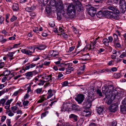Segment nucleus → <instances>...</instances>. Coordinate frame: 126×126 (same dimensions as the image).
Listing matches in <instances>:
<instances>
[{"label":"nucleus","instance_id":"f257e3e1","mask_svg":"<svg viewBox=\"0 0 126 126\" xmlns=\"http://www.w3.org/2000/svg\"><path fill=\"white\" fill-rule=\"evenodd\" d=\"M49 3L51 6H54L56 8V10L57 11V12L63 11V4L61 0H58L57 3L55 0H51Z\"/></svg>","mask_w":126,"mask_h":126},{"label":"nucleus","instance_id":"f03ea898","mask_svg":"<svg viewBox=\"0 0 126 126\" xmlns=\"http://www.w3.org/2000/svg\"><path fill=\"white\" fill-rule=\"evenodd\" d=\"M93 98L90 96L88 97L87 101L83 103V105L86 108L89 109L91 106L92 103L94 100Z\"/></svg>","mask_w":126,"mask_h":126},{"label":"nucleus","instance_id":"7ed1b4c3","mask_svg":"<svg viewBox=\"0 0 126 126\" xmlns=\"http://www.w3.org/2000/svg\"><path fill=\"white\" fill-rule=\"evenodd\" d=\"M68 12L72 16H74L76 12L75 6L73 4H70L68 6L67 9Z\"/></svg>","mask_w":126,"mask_h":126},{"label":"nucleus","instance_id":"20e7f679","mask_svg":"<svg viewBox=\"0 0 126 126\" xmlns=\"http://www.w3.org/2000/svg\"><path fill=\"white\" fill-rule=\"evenodd\" d=\"M84 95L82 94H78L75 97V100L79 104H81L84 99Z\"/></svg>","mask_w":126,"mask_h":126},{"label":"nucleus","instance_id":"39448f33","mask_svg":"<svg viewBox=\"0 0 126 126\" xmlns=\"http://www.w3.org/2000/svg\"><path fill=\"white\" fill-rule=\"evenodd\" d=\"M63 11L62 10L61 12H61V13L62 14L63 18H73L74 17V16H72V15H71L70 13L67 12V13H65L64 9V8H63Z\"/></svg>","mask_w":126,"mask_h":126},{"label":"nucleus","instance_id":"423d86ee","mask_svg":"<svg viewBox=\"0 0 126 126\" xmlns=\"http://www.w3.org/2000/svg\"><path fill=\"white\" fill-rule=\"evenodd\" d=\"M97 9L93 6H91L89 8L88 13L92 16L95 15Z\"/></svg>","mask_w":126,"mask_h":126},{"label":"nucleus","instance_id":"0eeeda50","mask_svg":"<svg viewBox=\"0 0 126 126\" xmlns=\"http://www.w3.org/2000/svg\"><path fill=\"white\" fill-rule=\"evenodd\" d=\"M118 107L117 103L112 104L109 107V110L111 112H115L118 110Z\"/></svg>","mask_w":126,"mask_h":126},{"label":"nucleus","instance_id":"6e6552de","mask_svg":"<svg viewBox=\"0 0 126 126\" xmlns=\"http://www.w3.org/2000/svg\"><path fill=\"white\" fill-rule=\"evenodd\" d=\"M102 91L103 93L105 95L106 97L107 98V96L110 94V90L107 86H103L102 88Z\"/></svg>","mask_w":126,"mask_h":126},{"label":"nucleus","instance_id":"1a4fd4ad","mask_svg":"<svg viewBox=\"0 0 126 126\" xmlns=\"http://www.w3.org/2000/svg\"><path fill=\"white\" fill-rule=\"evenodd\" d=\"M104 16H105L108 18H111L113 15V12L106 10L103 12Z\"/></svg>","mask_w":126,"mask_h":126},{"label":"nucleus","instance_id":"9d476101","mask_svg":"<svg viewBox=\"0 0 126 126\" xmlns=\"http://www.w3.org/2000/svg\"><path fill=\"white\" fill-rule=\"evenodd\" d=\"M108 8L109 10L113 11V13L119 14V11L115 7L110 5L108 7Z\"/></svg>","mask_w":126,"mask_h":126},{"label":"nucleus","instance_id":"9b49d317","mask_svg":"<svg viewBox=\"0 0 126 126\" xmlns=\"http://www.w3.org/2000/svg\"><path fill=\"white\" fill-rule=\"evenodd\" d=\"M33 51H31L29 50H26V49H23L21 50V52L24 53L26 54L30 55H31L33 53Z\"/></svg>","mask_w":126,"mask_h":126},{"label":"nucleus","instance_id":"f8f14e48","mask_svg":"<svg viewBox=\"0 0 126 126\" xmlns=\"http://www.w3.org/2000/svg\"><path fill=\"white\" fill-rule=\"evenodd\" d=\"M97 112L99 115L103 114L105 112L103 108L101 107H99L97 109Z\"/></svg>","mask_w":126,"mask_h":126},{"label":"nucleus","instance_id":"ddd939ff","mask_svg":"<svg viewBox=\"0 0 126 126\" xmlns=\"http://www.w3.org/2000/svg\"><path fill=\"white\" fill-rule=\"evenodd\" d=\"M28 65L26 66L25 68V70H29L30 68H31L35 67L36 64L33 63L30 64V63H29L27 64Z\"/></svg>","mask_w":126,"mask_h":126},{"label":"nucleus","instance_id":"4468645a","mask_svg":"<svg viewBox=\"0 0 126 126\" xmlns=\"http://www.w3.org/2000/svg\"><path fill=\"white\" fill-rule=\"evenodd\" d=\"M71 109L72 110L79 111V106L75 104H72L71 106Z\"/></svg>","mask_w":126,"mask_h":126},{"label":"nucleus","instance_id":"2eb2a0df","mask_svg":"<svg viewBox=\"0 0 126 126\" xmlns=\"http://www.w3.org/2000/svg\"><path fill=\"white\" fill-rule=\"evenodd\" d=\"M69 118L70 119L73 120L75 121H77L78 120V116L77 115L73 114H70L69 115Z\"/></svg>","mask_w":126,"mask_h":126},{"label":"nucleus","instance_id":"dca6fc26","mask_svg":"<svg viewBox=\"0 0 126 126\" xmlns=\"http://www.w3.org/2000/svg\"><path fill=\"white\" fill-rule=\"evenodd\" d=\"M36 72V71L35 70L32 71L28 72L25 74V75L28 78L30 77H32L33 75V73H35Z\"/></svg>","mask_w":126,"mask_h":126},{"label":"nucleus","instance_id":"f3484780","mask_svg":"<svg viewBox=\"0 0 126 126\" xmlns=\"http://www.w3.org/2000/svg\"><path fill=\"white\" fill-rule=\"evenodd\" d=\"M52 75H50L48 76H45L44 78L43 77V78L45 79L46 80H45V82H47L50 81V82L52 80Z\"/></svg>","mask_w":126,"mask_h":126},{"label":"nucleus","instance_id":"a211bd4d","mask_svg":"<svg viewBox=\"0 0 126 126\" xmlns=\"http://www.w3.org/2000/svg\"><path fill=\"white\" fill-rule=\"evenodd\" d=\"M35 8V7L33 5L31 7H27L25 8L26 11L28 12H30L33 11Z\"/></svg>","mask_w":126,"mask_h":126},{"label":"nucleus","instance_id":"6ab92c4d","mask_svg":"<svg viewBox=\"0 0 126 126\" xmlns=\"http://www.w3.org/2000/svg\"><path fill=\"white\" fill-rule=\"evenodd\" d=\"M121 111L123 113H126V106L123 104L121 106Z\"/></svg>","mask_w":126,"mask_h":126},{"label":"nucleus","instance_id":"aec40b11","mask_svg":"<svg viewBox=\"0 0 126 126\" xmlns=\"http://www.w3.org/2000/svg\"><path fill=\"white\" fill-rule=\"evenodd\" d=\"M49 0H39V2L41 5L44 6L48 2Z\"/></svg>","mask_w":126,"mask_h":126},{"label":"nucleus","instance_id":"412c9836","mask_svg":"<svg viewBox=\"0 0 126 126\" xmlns=\"http://www.w3.org/2000/svg\"><path fill=\"white\" fill-rule=\"evenodd\" d=\"M74 70L73 67H71L70 66H68V68L66 69V73L67 74H68L71 73L72 71Z\"/></svg>","mask_w":126,"mask_h":126},{"label":"nucleus","instance_id":"4be33fe9","mask_svg":"<svg viewBox=\"0 0 126 126\" xmlns=\"http://www.w3.org/2000/svg\"><path fill=\"white\" fill-rule=\"evenodd\" d=\"M53 93L51 89H49L48 91V95L47 97V99L51 97L53 95Z\"/></svg>","mask_w":126,"mask_h":126},{"label":"nucleus","instance_id":"5701e85b","mask_svg":"<svg viewBox=\"0 0 126 126\" xmlns=\"http://www.w3.org/2000/svg\"><path fill=\"white\" fill-rule=\"evenodd\" d=\"M12 8L14 11H17L18 9V5L16 3H14L13 5Z\"/></svg>","mask_w":126,"mask_h":126},{"label":"nucleus","instance_id":"b1692460","mask_svg":"<svg viewBox=\"0 0 126 126\" xmlns=\"http://www.w3.org/2000/svg\"><path fill=\"white\" fill-rule=\"evenodd\" d=\"M126 6H120V11L122 13H124L126 10Z\"/></svg>","mask_w":126,"mask_h":126},{"label":"nucleus","instance_id":"393cba45","mask_svg":"<svg viewBox=\"0 0 126 126\" xmlns=\"http://www.w3.org/2000/svg\"><path fill=\"white\" fill-rule=\"evenodd\" d=\"M113 36L114 38L113 43H115L116 42H118L119 40L118 37V36L116 34L114 33L113 34Z\"/></svg>","mask_w":126,"mask_h":126},{"label":"nucleus","instance_id":"a878e982","mask_svg":"<svg viewBox=\"0 0 126 126\" xmlns=\"http://www.w3.org/2000/svg\"><path fill=\"white\" fill-rule=\"evenodd\" d=\"M4 69H5V70L3 72V73L4 76H7L10 74L11 73L10 71L8 70L6 68H4Z\"/></svg>","mask_w":126,"mask_h":126},{"label":"nucleus","instance_id":"bb28decb","mask_svg":"<svg viewBox=\"0 0 126 126\" xmlns=\"http://www.w3.org/2000/svg\"><path fill=\"white\" fill-rule=\"evenodd\" d=\"M102 42L106 46H108L109 45V42H108V39L107 38H104L102 40Z\"/></svg>","mask_w":126,"mask_h":126},{"label":"nucleus","instance_id":"cd10ccee","mask_svg":"<svg viewBox=\"0 0 126 126\" xmlns=\"http://www.w3.org/2000/svg\"><path fill=\"white\" fill-rule=\"evenodd\" d=\"M46 12L47 13H49L51 11V8L50 6L49 5H47L46 7Z\"/></svg>","mask_w":126,"mask_h":126},{"label":"nucleus","instance_id":"c85d7f7f","mask_svg":"<svg viewBox=\"0 0 126 126\" xmlns=\"http://www.w3.org/2000/svg\"><path fill=\"white\" fill-rule=\"evenodd\" d=\"M74 4H73L75 6V7H76L79 5H80L81 3L80 1L78 0H74Z\"/></svg>","mask_w":126,"mask_h":126},{"label":"nucleus","instance_id":"c756f323","mask_svg":"<svg viewBox=\"0 0 126 126\" xmlns=\"http://www.w3.org/2000/svg\"><path fill=\"white\" fill-rule=\"evenodd\" d=\"M28 48L29 50H30V51H32L33 50V53L35 52V50L36 48V47L35 46H30L28 47Z\"/></svg>","mask_w":126,"mask_h":126},{"label":"nucleus","instance_id":"7c9ffc66","mask_svg":"<svg viewBox=\"0 0 126 126\" xmlns=\"http://www.w3.org/2000/svg\"><path fill=\"white\" fill-rule=\"evenodd\" d=\"M97 16L99 18H100L104 15L103 12L101 11H99L96 14Z\"/></svg>","mask_w":126,"mask_h":126},{"label":"nucleus","instance_id":"2f4dec72","mask_svg":"<svg viewBox=\"0 0 126 126\" xmlns=\"http://www.w3.org/2000/svg\"><path fill=\"white\" fill-rule=\"evenodd\" d=\"M72 65V63H66L65 62L63 63H61V67H63L67 66L68 67L71 66Z\"/></svg>","mask_w":126,"mask_h":126},{"label":"nucleus","instance_id":"473e14b6","mask_svg":"<svg viewBox=\"0 0 126 126\" xmlns=\"http://www.w3.org/2000/svg\"><path fill=\"white\" fill-rule=\"evenodd\" d=\"M126 3L125 0H120L119 1L120 6H126Z\"/></svg>","mask_w":126,"mask_h":126},{"label":"nucleus","instance_id":"72a5a7b5","mask_svg":"<svg viewBox=\"0 0 126 126\" xmlns=\"http://www.w3.org/2000/svg\"><path fill=\"white\" fill-rule=\"evenodd\" d=\"M121 75L119 73H115L114 74V77L116 79L119 78L121 77Z\"/></svg>","mask_w":126,"mask_h":126},{"label":"nucleus","instance_id":"f704fd0d","mask_svg":"<svg viewBox=\"0 0 126 126\" xmlns=\"http://www.w3.org/2000/svg\"><path fill=\"white\" fill-rule=\"evenodd\" d=\"M96 94L99 96L102 97L103 95L102 92L100 90L98 89L96 91Z\"/></svg>","mask_w":126,"mask_h":126},{"label":"nucleus","instance_id":"c9c22d12","mask_svg":"<svg viewBox=\"0 0 126 126\" xmlns=\"http://www.w3.org/2000/svg\"><path fill=\"white\" fill-rule=\"evenodd\" d=\"M45 48V46L43 45H39V47H36V48L40 50H44Z\"/></svg>","mask_w":126,"mask_h":126},{"label":"nucleus","instance_id":"e433bc0d","mask_svg":"<svg viewBox=\"0 0 126 126\" xmlns=\"http://www.w3.org/2000/svg\"><path fill=\"white\" fill-rule=\"evenodd\" d=\"M61 60H62L61 58H59V60L58 61L54 62V63L55 64H56L57 65V66L58 67H61Z\"/></svg>","mask_w":126,"mask_h":126},{"label":"nucleus","instance_id":"4c0bfd02","mask_svg":"<svg viewBox=\"0 0 126 126\" xmlns=\"http://www.w3.org/2000/svg\"><path fill=\"white\" fill-rule=\"evenodd\" d=\"M13 100V99H11L10 100H7L5 103L6 105H9L10 106V104Z\"/></svg>","mask_w":126,"mask_h":126},{"label":"nucleus","instance_id":"58836bf2","mask_svg":"<svg viewBox=\"0 0 126 126\" xmlns=\"http://www.w3.org/2000/svg\"><path fill=\"white\" fill-rule=\"evenodd\" d=\"M76 7V8L77 10L79 11H82L83 10L81 4H80V5H79Z\"/></svg>","mask_w":126,"mask_h":126},{"label":"nucleus","instance_id":"ea45409f","mask_svg":"<svg viewBox=\"0 0 126 126\" xmlns=\"http://www.w3.org/2000/svg\"><path fill=\"white\" fill-rule=\"evenodd\" d=\"M42 90V88H38L35 91V92L37 94H40Z\"/></svg>","mask_w":126,"mask_h":126},{"label":"nucleus","instance_id":"a19ab883","mask_svg":"<svg viewBox=\"0 0 126 126\" xmlns=\"http://www.w3.org/2000/svg\"><path fill=\"white\" fill-rule=\"evenodd\" d=\"M59 54V53L58 52L55 51L54 50H53V54L52 56L54 57H56V56H58V55Z\"/></svg>","mask_w":126,"mask_h":126},{"label":"nucleus","instance_id":"79ce46f5","mask_svg":"<svg viewBox=\"0 0 126 126\" xmlns=\"http://www.w3.org/2000/svg\"><path fill=\"white\" fill-rule=\"evenodd\" d=\"M8 91V89H4L3 90L0 91V96L2 94H4V93L7 92Z\"/></svg>","mask_w":126,"mask_h":126},{"label":"nucleus","instance_id":"37998d69","mask_svg":"<svg viewBox=\"0 0 126 126\" xmlns=\"http://www.w3.org/2000/svg\"><path fill=\"white\" fill-rule=\"evenodd\" d=\"M68 82L67 81H65L62 83L63 87L66 86L68 85Z\"/></svg>","mask_w":126,"mask_h":126},{"label":"nucleus","instance_id":"c03bdc74","mask_svg":"<svg viewBox=\"0 0 126 126\" xmlns=\"http://www.w3.org/2000/svg\"><path fill=\"white\" fill-rule=\"evenodd\" d=\"M17 107L16 106H13L11 108V109L12 111L14 113L15 112V111L17 110Z\"/></svg>","mask_w":126,"mask_h":126},{"label":"nucleus","instance_id":"a18cd8bd","mask_svg":"<svg viewBox=\"0 0 126 126\" xmlns=\"http://www.w3.org/2000/svg\"><path fill=\"white\" fill-rule=\"evenodd\" d=\"M6 101V99H5L4 98H2L0 99V102L3 106Z\"/></svg>","mask_w":126,"mask_h":126},{"label":"nucleus","instance_id":"49530a36","mask_svg":"<svg viewBox=\"0 0 126 126\" xmlns=\"http://www.w3.org/2000/svg\"><path fill=\"white\" fill-rule=\"evenodd\" d=\"M4 20V17L0 15V24H2Z\"/></svg>","mask_w":126,"mask_h":126},{"label":"nucleus","instance_id":"de8ad7c7","mask_svg":"<svg viewBox=\"0 0 126 126\" xmlns=\"http://www.w3.org/2000/svg\"><path fill=\"white\" fill-rule=\"evenodd\" d=\"M107 39H108V41L109 43H112L113 40V38L111 36L108 37Z\"/></svg>","mask_w":126,"mask_h":126},{"label":"nucleus","instance_id":"09e8293b","mask_svg":"<svg viewBox=\"0 0 126 126\" xmlns=\"http://www.w3.org/2000/svg\"><path fill=\"white\" fill-rule=\"evenodd\" d=\"M17 18L16 17L13 16L10 19V21L12 22H13L16 20Z\"/></svg>","mask_w":126,"mask_h":126},{"label":"nucleus","instance_id":"8fccbe9b","mask_svg":"<svg viewBox=\"0 0 126 126\" xmlns=\"http://www.w3.org/2000/svg\"><path fill=\"white\" fill-rule=\"evenodd\" d=\"M6 120V123L7 126H12V125L11 124V122L10 119H7Z\"/></svg>","mask_w":126,"mask_h":126},{"label":"nucleus","instance_id":"3c124183","mask_svg":"<svg viewBox=\"0 0 126 126\" xmlns=\"http://www.w3.org/2000/svg\"><path fill=\"white\" fill-rule=\"evenodd\" d=\"M15 52H9L7 54V55L8 57H12L13 56V54L15 53Z\"/></svg>","mask_w":126,"mask_h":126},{"label":"nucleus","instance_id":"603ef678","mask_svg":"<svg viewBox=\"0 0 126 126\" xmlns=\"http://www.w3.org/2000/svg\"><path fill=\"white\" fill-rule=\"evenodd\" d=\"M124 57H126V52H124L122 53V54L121 55L119 56L120 58H122Z\"/></svg>","mask_w":126,"mask_h":126},{"label":"nucleus","instance_id":"864d4df0","mask_svg":"<svg viewBox=\"0 0 126 126\" xmlns=\"http://www.w3.org/2000/svg\"><path fill=\"white\" fill-rule=\"evenodd\" d=\"M49 24L50 26L51 27H53L55 26L54 22L53 21L50 22Z\"/></svg>","mask_w":126,"mask_h":126},{"label":"nucleus","instance_id":"5fc2aeb1","mask_svg":"<svg viewBox=\"0 0 126 126\" xmlns=\"http://www.w3.org/2000/svg\"><path fill=\"white\" fill-rule=\"evenodd\" d=\"M107 88H109V90H110V92H111V91L113 90V87L112 85H109L108 86H107Z\"/></svg>","mask_w":126,"mask_h":126},{"label":"nucleus","instance_id":"6e6d98bb","mask_svg":"<svg viewBox=\"0 0 126 126\" xmlns=\"http://www.w3.org/2000/svg\"><path fill=\"white\" fill-rule=\"evenodd\" d=\"M29 101H24L23 102V104L24 106H27L29 103Z\"/></svg>","mask_w":126,"mask_h":126},{"label":"nucleus","instance_id":"4d7b16f0","mask_svg":"<svg viewBox=\"0 0 126 126\" xmlns=\"http://www.w3.org/2000/svg\"><path fill=\"white\" fill-rule=\"evenodd\" d=\"M112 3V0H108L107 1L106 3L107 5H111Z\"/></svg>","mask_w":126,"mask_h":126},{"label":"nucleus","instance_id":"13d9d810","mask_svg":"<svg viewBox=\"0 0 126 126\" xmlns=\"http://www.w3.org/2000/svg\"><path fill=\"white\" fill-rule=\"evenodd\" d=\"M40 82L38 84L39 85H43L45 82V80L42 81V80H40Z\"/></svg>","mask_w":126,"mask_h":126},{"label":"nucleus","instance_id":"bf43d9fd","mask_svg":"<svg viewBox=\"0 0 126 126\" xmlns=\"http://www.w3.org/2000/svg\"><path fill=\"white\" fill-rule=\"evenodd\" d=\"M118 42H116L115 43H113L115 45L118 47H121V45L119 43H118Z\"/></svg>","mask_w":126,"mask_h":126},{"label":"nucleus","instance_id":"052dcab7","mask_svg":"<svg viewBox=\"0 0 126 126\" xmlns=\"http://www.w3.org/2000/svg\"><path fill=\"white\" fill-rule=\"evenodd\" d=\"M6 117L5 116H3L1 117V121L2 122H4L6 119Z\"/></svg>","mask_w":126,"mask_h":126},{"label":"nucleus","instance_id":"680f3d73","mask_svg":"<svg viewBox=\"0 0 126 126\" xmlns=\"http://www.w3.org/2000/svg\"><path fill=\"white\" fill-rule=\"evenodd\" d=\"M96 40H95L94 41V42L92 43V45L93 47V49H94V48H95V46H96L95 44H96Z\"/></svg>","mask_w":126,"mask_h":126},{"label":"nucleus","instance_id":"e2e57ef3","mask_svg":"<svg viewBox=\"0 0 126 126\" xmlns=\"http://www.w3.org/2000/svg\"><path fill=\"white\" fill-rule=\"evenodd\" d=\"M105 50L104 49L100 48L98 50L97 53L98 54H99V53L104 51Z\"/></svg>","mask_w":126,"mask_h":126},{"label":"nucleus","instance_id":"0e129e2a","mask_svg":"<svg viewBox=\"0 0 126 126\" xmlns=\"http://www.w3.org/2000/svg\"><path fill=\"white\" fill-rule=\"evenodd\" d=\"M58 73L59 74L58 76V79H61V78L63 77V75L61 72H59Z\"/></svg>","mask_w":126,"mask_h":126},{"label":"nucleus","instance_id":"69168bd1","mask_svg":"<svg viewBox=\"0 0 126 126\" xmlns=\"http://www.w3.org/2000/svg\"><path fill=\"white\" fill-rule=\"evenodd\" d=\"M75 48V47H70L69 48L68 50L69 52H70L73 51L74 49Z\"/></svg>","mask_w":126,"mask_h":126},{"label":"nucleus","instance_id":"338daca9","mask_svg":"<svg viewBox=\"0 0 126 126\" xmlns=\"http://www.w3.org/2000/svg\"><path fill=\"white\" fill-rule=\"evenodd\" d=\"M117 123L116 121H114L112 122V126H116L117 125Z\"/></svg>","mask_w":126,"mask_h":126},{"label":"nucleus","instance_id":"774afa93","mask_svg":"<svg viewBox=\"0 0 126 126\" xmlns=\"http://www.w3.org/2000/svg\"><path fill=\"white\" fill-rule=\"evenodd\" d=\"M122 102L123 104L126 106V98L122 101Z\"/></svg>","mask_w":126,"mask_h":126}]
</instances>
